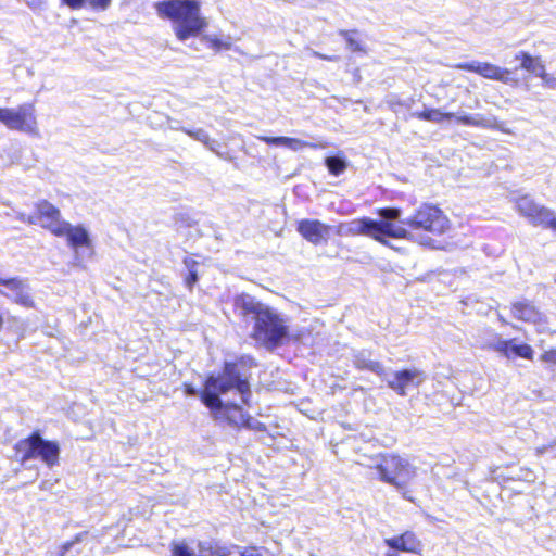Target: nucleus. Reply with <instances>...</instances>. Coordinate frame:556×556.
I'll return each instance as SVG.
<instances>
[{
  "instance_id": "29",
  "label": "nucleus",
  "mask_w": 556,
  "mask_h": 556,
  "mask_svg": "<svg viewBox=\"0 0 556 556\" xmlns=\"http://www.w3.org/2000/svg\"><path fill=\"white\" fill-rule=\"evenodd\" d=\"M376 213L386 220L397 219L401 215V211L396 207H381Z\"/></svg>"
},
{
  "instance_id": "28",
  "label": "nucleus",
  "mask_w": 556,
  "mask_h": 556,
  "mask_svg": "<svg viewBox=\"0 0 556 556\" xmlns=\"http://www.w3.org/2000/svg\"><path fill=\"white\" fill-rule=\"evenodd\" d=\"M40 457L42 462H45L48 466H53L58 462L59 454H24L22 458V464L26 465V463L35 457Z\"/></svg>"
},
{
  "instance_id": "17",
  "label": "nucleus",
  "mask_w": 556,
  "mask_h": 556,
  "mask_svg": "<svg viewBox=\"0 0 556 556\" xmlns=\"http://www.w3.org/2000/svg\"><path fill=\"white\" fill-rule=\"evenodd\" d=\"M199 556H262L256 547L240 551L237 547H226L213 543H200Z\"/></svg>"
},
{
  "instance_id": "5",
  "label": "nucleus",
  "mask_w": 556,
  "mask_h": 556,
  "mask_svg": "<svg viewBox=\"0 0 556 556\" xmlns=\"http://www.w3.org/2000/svg\"><path fill=\"white\" fill-rule=\"evenodd\" d=\"M355 235L369 237L379 243L388 244V238L412 240L408 227L396 226L390 220H374L362 217L356 220Z\"/></svg>"
},
{
  "instance_id": "41",
  "label": "nucleus",
  "mask_w": 556,
  "mask_h": 556,
  "mask_svg": "<svg viewBox=\"0 0 556 556\" xmlns=\"http://www.w3.org/2000/svg\"><path fill=\"white\" fill-rule=\"evenodd\" d=\"M1 294H3L4 296H10V294L5 292H1Z\"/></svg>"
},
{
  "instance_id": "38",
  "label": "nucleus",
  "mask_w": 556,
  "mask_h": 556,
  "mask_svg": "<svg viewBox=\"0 0 556 556\" xmlns=\"http://www.w3.org/2000/svg\"><path fill=\"white\" fill-rule=\"evenodd\" d=\"M2 326H3V316H2V314L0 313V330L2 329Z\"/></svg>"
},
{
  "instance_id": "8",
  "label": "nucleus",
  "mask_w": 556,
  "mask_h": 556,
  "mask_svg": "<svg viewBox=\"0 0 556 556\" xmlns=\"http://www.w3.org/2000/svg\"><path fill=\"white\" fill-rule=\"evenodd\" d=\"M379 479L394 485L399 491L404 488L409 476L407 465L396 454H388L375 466Z\"/></svg>"
},
{
  "instance_id": "20",
  "label": "nucleus",
  "mask_w": 556,
  "mask_h": 556,
  "mask_svg": "<svg viewBox=\"0 0 556 556\" xmlns=\"http://www.w3.org/2000/svg\"><path fill=\"white\" fill-rule=\"evenodd\" d=\"M233 307L241 317L245 318L248 316H253L254 320H256L262 315V313L267 309V307H265L262 303L256 302L247 295H240L236 298Z\"/></svg>"
},
{
  "instance_id": "19",
  "label": "nucleus",
  "mask_w": 556,
  "mask_h": 556,
  "mask_svg": "<svg viewBox=\"0 0 556 556\" xmlns=\"http://www.w3.org/2000/svg\"><path fill=\"white\" fill-rule=\"evenodd\" d=\"M515 60L520 62V68L542 78L546 83L551 80L540 56H533L527 51H520L515 54Z\"/></svg>"
},
{
  "instance_id": "25",
  "label": "nucleus",
  "mask_w": 556,
  "mask_h": 556,
  "mask_svg": "<svg viewBox=\"0 0 556 556\" xmlns=\"http://www.w3.org/2000/svg\"><path fill=\"white\" fill-rule=\"evenodd\" d=\"M358 34L356 29H341L339 30V35L343 37L348 43V48L353 52H366V48L363 46L359 39H356L355 36Z\"/></svg>"
},
{
  "instance_id": "4",
  "label": "nucleus",
  "mask_w": 556,
  "mask_h": 556,
  "mask_svg": "<svg viewBox=\"0 0 556 556\" xmlns=\"http://www.w3.org/2000/svg\"><path fill=\"white\" fill-rule=\"evenodd\" d=\"M288 337L289 331L283 319L268 307L254 320L251 338L268 350L282 345Z\"/></svg>"
},
{
  "instance_id": "3",
  "label": "nucleus",
  "mask_w": 556,
  "mask_h": 556,
  "mask_svg": "<svg viewBox=\"0 0 556 556\" xmlns=\"http://www.w3.org/2000/svg\"><path fill=\"white\" fill-rule=\"evenodd\" d=\"M412 231V240L424 235L440 237L451 229V220L437 204L422 203L404 222Z\"/></svg>"
},
{
  "instance_id": "21",
  "label": "nucleus",
  "mask_w": 556,
  "mask_h": 556,
  "mask_svg": "<svg viewBox=\"0 0 556 556\" xmlns=\"http://www.w3.org/2000/svg\"><path fill=\"white\" fill-rule=\"evenodd\" d=\"M384 543L392 549L403 552H416L419 547V541L413 532H405L399 536L386 539Z\"/></svg>"
},
{
  "instance_id": "22",
  "label": "nucleus",
  "mask_w": 556,
  "mask_h": 556,
  "mask_svg": "<svg viewBox=\"0 0 556 556\" xmlns=\"http://www.w3.org/2000/svg\"><path fill=\"white\" fill-rule=\"evenodd\" d=\"M257 139L262 142H265L269 146H286L290 149L298 150L305 147H315V144L308 143L306 141L290 138V137H268V136H258Z\"/></svg>"
},
{
  "instance_id": "15",
  "label": "nucleus",
  "mask_w": 556,
  "mask_h": 556,
  "mask_svg": "<svg viewBox=\"0 0 556 556\" xmlns=\"http://www.w3.org/2000/svg\"><path fill=\"white\" fill-rule=\"evenodd\" d=\"M54 236L65 237L67 244L73 249L80 247L89 248L91 245L87 230L83 226H73L68 222H65L60 229H56Z\"/></svg>"
},
{
  "instance_id": "40",
  "label": "nucleus",
  "mask_w": 556,
  "mask_h": 556,
  "mask_svg": "<svg viewBox=\"0 0 556 556\" xmlns=\"http://www.w3.org/2000/svg\"><path fill=\"white\" fill-rule=\"evenodd\" d=\"M386 556H397V555L394 553H388Z\"/></svg>"
},
{
  "instance_id": "37",
  "label": "nucleus",
  "mask_w": 556,
  "mask_h": 556,
  "mask_svg": "<svg viewBox=\"0 0 556 556\" xmlns=\"http://www.w3.org/2000/svg\"><path fill=\"white\" fill-rule=\"evenodd\" d=\"M421 243H424L426 245H430L431 244V239L429 237L421 238Z\"/></svg>"
},
{
  "instance_id": "12",
  "label": "nucleus",
  "mask_w": 556,
  "mask_h": 556,
  "mask_svg": "<svg viewBox=\"0 0 556 556\" xmlns=\"http://www.w3.org/2000/svg\"><path fill=\"white\" fill-rule=\"evenodd\" d=\"M296 231L307 242L318 245L328 241L331 226L319 219L303 218L296 223Z\"/></svg>"
},
{
  "instance_id": "10",
  "label": "nucleus",
  "mask_w": 556,
  "mask_h": 556,
  "mask_svg": "<svg viewBox=\"0 0 556 556\" xmlns=\"http://www.w3.org/2000/svg\"><path fill=\"white\" fill-rule=\"evenodd\" d=\"M27 223L38 225L49 230L53 236L56 229L65 223L62 219L61 211L48 200H39L34 205L33 213L28 216Z\"/></svg>"
},
{
  "instance_id": "7",
  "label": "nucleus",
  "mask_w": 556,
  "mask_h": 556,
  "mask_svg": "<svg viewBox=\"0 0 556 556\" xmlns=\"http://www.w3.org/2000/svg\"><path fill=\"white\" fill-rule=\"evenodd\" d=\"M0 123L11 130L35 134L38 129L35 103L26 102L15 109L0 108Z\"/></svg>"
},
{
  "instance_id": "11",
  "label": "nucleus",
  "mask_w": 556,
  "mask_h": 556,
  "mask_svg": "<svg viewBox=\"0 0 556 556\" xmlns=\"http://www.w3.org/2000/svg\"><path fill=\"white\" fill-rule=\"evenodd\" d=\"M484 350H493L506 358L520 357L527 361H533L534 350L526 343H516V339H500L495 343L483 345Z\"/></svg>"
},
{
  "instance_id": "35",
  "label": "nucleus",
  "mask_w": 556,
  "mask_h": 556,
  "mask_svg": "<svg viewBox=\"0 0 556 556\" xmlns=\"http://www.w3.org/2000/svg\"><path fill=\"white\" fill-rule=\"evenodd\" d=\"M313 55H314L315 58H317V59L325 60V61H329V62H333V61L339 60V58H338V56H336V55H325V54H323V53H320V52H317V51H314V52H313Z\"/></svg>"
},
{
  "instance_id": "1",
  "label": "nucleus",
  "mask_w": 556,
  "mask_h": 556,
  "mask_svg": "<svg viewBox=\"0 0 556 556\" xmlns=\"http://www.w3.org/2000/svg\"><path fill=\"white\" fill-rule=\"evenodd\" d=\"M232 389H236L242 395L243 402H248L251 394L248 379L241 377L237 363L225 362L222 371L217 376L208 375L205 378L203 389L200 392V400L228 425L237 428H250V415L237 404H224L219 397L220 394H225Z\"/></svg>"
},
{
  "instance_id": "36",
  "label": "nucleus",
  "mask_w": 556,
  "mask_h": 556,
  "mask_svg": "<svg viewBox=\"0 0 556 556\" xmlns=\"http://www.w3.org/2000/svg\"><path fill=\"white\" fill-rule=\"evenodd\" d=\"M73 545H74V543H73V542L66 543V544L63 546V548H64V553L68 552Z\"/></svg>"
},
{
  "instance_id": "39",
  "label": "nucleus",
  "mask_w": 556,
  "mask_h": 556,
  "mask_svg": "<svg viewBox=\"0 0 556 556\" xmlns=\"http://www.w3.org/2000/svg\"><path fill=\"white\" fill-rule=\"evenodd\" d=\"M403 497L406 500L413 501L412 497H409L406 492H403Z\"/></svg>"
},
{
  "instance_id": "31",
  "label": "nucleus",
  "mask_w": 556,
  "mask_h": 556,
  "mask_svg": "<svg viewBox=\"0 0 556 556\" xmlns=\"http://www.w3.org/2000/svg\"><path fill=\"white\" fill-rule=\"evenodd\" d=\"M543 228L552 229L556 232V215L548 208L547 214L543 217L542 223L539 225Z\"/></svg>"
},
{
  "instance_id": "34",
  "label": "nucleus",
  "mask_w": 556,
  "mask_h": 556,
  "mask_svg": "<svg viewBox=\"0 0 556 556\" xmlns=\"http://www.w3.org/2000/svg\"><path fill=\"white\" fill-rule=\"evenodd\" d=\"M389 106L395 111L397 108H408L409 105L401 99H395L389 102Z\"/></svg>"
},
{
  "instance_id": "27",
  "label": "nucleus",
  "mask_w": 556,
  "mask_h": 556,
  "mask_svg": "<svg viewBox=\"0 0 556 556\" xmlns=\"http://www.w3.org/2000/svg\"><path fill=\"white\" fill-rule=\"evenodd\" d=\"M325 163L329 173L334 176H339L346 169V163L337 156L327 157Z\"/></svg>"
},
{
  "instance_id": "2",
  "label": "nucleus",
  "mask_w": 556,
  "mask_h": 556,
  "mask_svg": "<svg viewBox=\"0 0 556 556\" xmlns=\"http://www.w3.org/2000/svg\"><path fill=\"white\" fill-rule=\"evenodd\" d=\"M156 15L172 25L173 33L178 41L201 37L210 49L218 53L230 50L232 42L229 38L205 35L208 20L202 13L200 0H161L153 4Z\"/></svg>"
},
{
  "instance_id": "32",
  "label": "nucleus",
  "mask_w": 556,
  "mask_h": 556,
  "mask_svg": "<svg viewBox=\"0 0 556 556\" xmlns=\"http://www.w3.org/2000/svg\"><path fill=\"white\" fill-rule=\"evenodd\" d=\"M540 361L548 365H556V348L541 353Z\"/></svg>"
},
{
  "instance_id": "24",
  "label": "nucleus",
  "mask_w": 556,
  "mask_h": 556,
  "mask_svg": "<svg viewBox=\"0 0 556 556\" xmlns=\"http://www.w3.org/2000/svg\"><path fill=\"white\" fill-rule=\"evenodd\" d=\"M353 364L357 370H368L379 376L384 374L383 365L380 362L367 359L362 355L356 356Z\"/></svg>"
},
{
  "instance_id": "13",
  "label": "nucleus",
  "mask_w": 556,
  "mask_h": 556,
  "mask_svg": "<svg viewBox=\"0 0 556 556\" xmlns=\"http://www.w3.org/2000/svg\"><path fill=\"white\" fill-rule=\"evenodd\" d=\"M509 309L511 316L519 321L532 324L536 327L546 326L548 324L546 315L531 301L522 300L513 302Z\"/></svg>"
},
{
  "instance_id": "14",
  "label": "nucleus",
  "mask_w": 556,
  "mask_h": 556,
  "mask_svg": "<svg viewBox=\"0 0 556 556\" xmlns=\"http://www.w3.org/2000/svg\"><path fill=\"white\" fill-rule=\"evenodd\" d=\"M424 372L418 369H401L393 374V380L388 382V387L397 395L405 396L409 384L418 386L424 380Z\"/></svg>"
},
{
  "instance_id": "6",
  "label": "nucleus",
  "mask_w": 556,
  "mask_h": 556,
  "mask_svg": "<svg viewBox=\"0 0 556 556\" xmlns=\"http://www.w3.org/2000/svg\"><path fill=\"white\" fill-rule=\"evenodd\" d=\"M412 117L419 121L443 123L446 121L455 119L458 124L464 126H473L488 129H502L501 123L496 118L488 119L482 116H472L468 114L455 115L452 112H442L435 108H425L421 111L414 112Z\"/></svg>"
},
{
  "instance_id": "23",
  "label": "nucleus",
  "mask_w": 556,
  "mask_h": 556,
  "mask_svg": "<svg viewBox=\"0 0 556 556\" xmlns=\"http://www.w3.org/2000/svg\"><path fill=\"white\" fill-rule=\"evenodd\" d=\"M61 2L72 10H79L88 4L93 10L104 11L111 5L112 0H61Z\"/></svg>"
},
{
  "instance_id": "33",
  "label": "nucleus",
  "mask_w": 556,
  "mask_h": 556,
  "mask_svg": "<svg viewBox=\"0 0 556 556\" xmlns=\"http://www.w3.org/2000/svg\"><path fill=\"white\" fill-rule=\"evenodd\" d=\"M182 390L189 396H195V395L200 396V392H201V391H198L191 383H188V382L182 383Z\"/></svg>"
},
{
  "instance_id": "26",
  "label": "nucleus",
  "mask_w": 556,
  "mask_h": 556,
  "mask_svg": "<svg viewBox=\"0 0 556 556\" xmlns=\"http://www.w3.org/2000/svg\"><path fill=\"white\" fill-rule=\"evenodd\" d=\"M184 264L186 265V267L189 270L185 277V285L187 288H189L191 290L198 281V273L195 269L198 266V262L195 260L187 256L184 258Z\"/></svg>"
},
{
  "instance_id": "16",
  "label": "nucleus",
  "mask_w": 556,
  "mask_h": 556,
  "mask_svg": "<svg viewBox=\"0 0 556 556\" xmlns=\"http://www.w3.org/2000/svg\"><path fill=\"white\" fill-rule=\"evenodd\" d=\"M16 452H59V444L54 441L43 440L38 430L15 444Z\"/></svg>"
},
{
  "instance_id": "9",
  "label": "nucleus",
  "mask_w": 556,
  "mask_h": 556,
  "mask_svg": "<svg viewBox=\"0 0 556 556\" xmlns=\"http://www.w3.org/2000/svg\"><path fill=\"white\" fill-rule=\"evenodd\" d=\"M455 68L475 73L485 79L500 81L507 85H518V78L514 77L513 71L501 67L490 62H463L454 65Z\"/></svg>"
},
{
  "instance_id": "30",
  "label": "nucleus",
  "mask_w": 556,
  "mask_h": 556,
  "mask_svg": "<svg viewBox=\"0 0 556 556\" xmlns=\"http://www.w3.org/2000/svg\"><path fill=\"white\" fill-rule=\"evenodd\" d=\"M173 556H193V551L185 542L173 543Z\"/></svg>"
},
{
  "instance_id": "18",
  "label": "nucleus",
  "mask_w": 556,
  "mask_h": 556,
  "mask_svg": "<svg viewBox=\"0 0 556 556\" xmlns=\"http://www.w3.org/2000/svg\"><path fill=\"white\" fill-rule=\"evenodd\" d=\"M516 208L533 226H539L548 211L547 207L536 204L528 195H521L516 200Z\"/></svg>"
}]
</instances>
